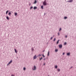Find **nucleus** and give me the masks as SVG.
<instances>
[{
	"mask_svg": "<svg viewBox=\"0 0 76 76\" xmlns=\"http://www.w3.org/2000/svg\"><path fill=\"white\" fill-rule=\"evenodd\" d=\"M43 4L44 6H46L47 5V0H45L43 3Z\"/></svg>",
	"mask_w": 76,
	"mask_h": 76,
	"instance_id": "nucleus-1",
	"label": "nucleus"
},
{
	"mask_svg": "<svg viewBox=\"0 0 76 76\" xmlns=\"http://www.w3.org/2000/svg\"><path fill=\"white\" fill-rule=\"evenodd\" d=\"M62 47H63V46L61 44V45H59V47L60 48H62Z\"/></svg>",
	"mask_w": 76,
	"mask_h": 76,
	"instance_id": "nucleus-2",
	"label": "nucleus"
},
{
	"mask_svg": "<svg viewBox=\"0 0 76 76\" xmlns=\"http://www.w3.org/2000/svg\"><path fill=\"white\" fill-rule=\"evenodd\" d=\"M36 69H37V67H36V66H34V68L33 69V70H35Z\"/></svg>",
	"mask_w": 76,
	"mask_h": 76,
	"instance_id": "nucleus-3",
	"label": "nucleus"
},
{
	"mask_svg": "<svg viewBox=\"0 0 76 76\" xmlns=\"http://www.w3.org/2000/svg\"><path fill=\"white\" fill-rule=\"evenodd\" d=\"M12 61L11 60L10 61V62L8 63V64H7V66H8V65H9V64H10L12 63Z\"/></svg>",
	"mask_w": 76,
	"mask_h": 76,
	"instance_id": "nucleus-4",
	"label": "nucleus"
},
{
	"mask_svg": "<svg viewBox=\"0 0 76 76\" xmlns=\"http://www.w3.org/2000/svg\"><path fill=\"white\" fill-rule=\"evenodd\" d=\"M73 0H70L67 1V2H70V3H72V2H73Z\"/></svg>",
	"mask_w": 76,
	"mask_h": 76,
	"instance_id": "nucleus-5",
	"label": "nucleus"
},
{
	"mask_svg": "<svg viewBox=\"0 0 76 76\" xmlns=\"http://www.w3.org/2000/svg\"><path fill=\"white\" fill-rule=\"evenodd\" d=\"M37 58V55H35L34 57V59H36Z\"/></svg>",
	"mask_w": 76,
	"mask_h": 76,
	"instance_id": "nucleus-6",
	"label": "nucleus"
},
{
	"mask_svg": "<svg viewBox=\"0 0 76 76\" xmlns=\"http://www.w3.org/2000/svg\"><path fill=\"white\" fill-rule=\"evenodd\" d=\"M70 53H67V55L68 56H70Z\"/></svg>",
	"mask_w": 76,
	"mask_h": 76,
	"instance_id": "nucleus-7",
	"label": "nucleus"
},
{
	"mask_svg": "<svg viewBox=\"0 0 76 76\" xmlns=\"http://www.w3.org/2000/svg\"><path fill=\"white\" fill-rule=\"evenodd\" d=\"M31 51L33 52H34V48H33V47H32L31 48Z\"/></svg>",
	"mask_w": 76,
	"mask_h": 76,
	"instance_id": "nucleus-8",
	"label": "nucleus"
},
{
	"mask_svg": "<svg viewBox=\"0 0 76 76\" xmlns=\"http://www.w3.org/2000/svg\"><path fill=\"white\" fill-rule=\"evenodd\" d=\"M37 0H35V1H34V3H33V4H36V3H37Z\"/></svg>",
	"mask_w": 76,
	"mask_h": 76,
	"instance_id": "nucleus-9",
	"label": "nucleus"
},
{
	"mask_svg": "<svg viewBox=\"0 0 76 76\" xmlns=\"http://www.w3.org/2000/svg\"><path fill=\"white\" fill-rule=\"evenodd\" d=\"M47 55H48V56H49L50 55V51H48Z\"/></svg>",
	"mask_w": 76,
	"mask_h": 76,
	"instance_id": "nucleus-10",
	"label": "nucleus"
},
{
	"mask_svg": "<svg viewBox=\"0 0 76 76\" xmlns=\"http://www.w3.org/2000/svg\"><path fill=\"white\" fill-rule=\"evenodd\" d=\"M37 9V7H34V10H35V9Z\"/></svg>",
	"mask_w": 76,
	"mask_h": 76,
	"instance_id": "nucleus-11",
	"label": "nucleus"
},
{
	"mask_svg": "<svg viewBox=\"0 0 76 76\" xmlns=\"http://www.w3.org/2000/svg\"><path fill=\"white\" fill-rule=\"evenodd\" d=\"M41 8L42 9H44V7H43V5H42V6H41Z\"/></svg>",
	"mask_w": 76,
	"mask_h": 76,
	"instance_id": "nucleus-12",
	"label": "nucleus"
},
{
	"mask_svg": "<svg viewBox=\"0 0 76 76\" xmlns=\"http://www.w3.org/2000/svg\"><path fill=\"white\" fill-rule=\"evenodd\" d=\"M8 15L9 16H11V13L10 12H9Z\"/></svg>",
	"mask_w": 76,
	"mask_h": 76,
	"instance_id": "nucleus-13",
	"label": "nucleus"
},
{
	"mask_svg": "<svg viewBox=\"0 0 76 76\" xmlns=\"http://www.w3.org/2000/svg\"><path fill=\"white\" fill-rule=\"evenodd\" d=\"M60 41V40H58L57 42V44H58V42H59V41Z\"/></svg>",
	"mask_w": 76,
	"mask_h": 76,
	"instance_id": "nucleus-14",
	"label": "nucleus"
},
{
	"mask_svg": "<svg viewBox=\"0 0 76 76\" xmlns=\"http://www.w3.org/2000/svg\"><path fill=\"white\" fill-rule=\"evenodd\" d=\"M58 51V50L57 49H56L55 50V52H57V51Z\"/></svg>",
	"mask_w": 76,
	"mask_h": 76,
	"instance_id": "nucleus-15",
	"label": "nucleus"
},
{
	"mask_svg": "<svg viewBox=\"0 0 76 76\" xmlns=\"http://www.w3.org/2000/svg\"><path fill=\"white\" fill-rule=\"evenodd\" d=\"M15 51V52L16 53H17V50H16L15 49H14Z\"/></svg>",
	"mask_w": 76,
	"mask_h": 76,
	"instance_id": "nucleus-16",
	"label": "nucleus"
},
{
	"mask_svg": "<svg viewBox=\"0 0 76 76\" xmlns=\"http://www.w3.org/2000/svg\"><path fill=\"white\" fill-rule=\"evenodd\" d=\"M14 14H15V16H17V15H18L17 14V13L16 12Z\"/></svg>",
	"mask_w": 76,
	"mask_h": 76,
	"instance_id": "nucleus-17",
	"label": "nucleus"
},
{
	"mask_svg": "<svg viewBox=\"0 0 76 76\" xmlns=\"http://www.w3.org/2000/svg\"><path fill=\"white\" fill-rule=\"evenodd\" d=\"M6 18L7 20H9V17L8 16H7Z\"/></svg>",
	"mask_w": 76,
	"mask_h": 76,
	"instance_id": "nucleus-18",
	"label": "nucleus"
},
{
	"mask_svg": "<svg viewBox=\"0 0 76 76\" xmlns=\"http://www.w3.org/2000/svg\"><path fill=\"white\" fill-rule=\"evenodd\" d=\"M8 12H9V10H7L6 11V15H7V13H8Z\"/></svg>",
	"mask_w": 76,
	"mask_h": 76,
	"instance_id": "nucleus-19",
	"label": "nucleus"
},
{
	"mask_svg": "<svg viewBox=\"0 0 76 76\" xmlns=\"http://www.w3.org/2000/svg\"><path fill=\"white\" fill-rule=\"evenodd\" d=\"M64 19H67V17H64Z\"/></svg>",
	"mask_w": 76,
	"mask_h": 76,
	"instance_id": "nucleus-20",
	"label": "nucleus"
},
{
	"mask_svg": "<svg viewBox=\"0 0 76 76\" xmlns=\"http://www.w3.org/2000/svg\"><path fill=\"white\" fill-rule=\"evenodd\" d=\"M58 66H57V65H56L55 66V68L56 69H57V67H58Z\"/></svg>",
	"mask_w": 76,
	"mask_h": 76,
	"instance_id": "nucleus-21",
	"label": "nucleus"
},
{
	"mask_svg": "<svg viewBox=\"0 0 76 76\" xmlns=\"http://www.w3.org/2000/svg\"><path fill=\"white\" fill-rule=\"evenodd\" d=\"M23 70H26V68H25V67L24 68Z\"/></svg>",
	"mask_w": 76,
	"mask_h": 76,
	"instance_id": "nucleus-22",
	"label": "nucleus"
},
{
	"mask_svg": "<svg viewBox=\"0 0 76 76\" xmlns=\"http://www.w3.org/2000/svg\"><path fill=\"white\" fill-rule=\"evenodd\" d=\"M57 70H58V72H60V69H58Z\"/></svg>",
	"mask_w": 76,
	"mask_h": 76,
	"instance_id": "nucleus-23",
	"label": "nucleus"
},
{
	"mask_svg": "<svg viewBox=\"0 0 76 76\" xmlns=\"http://www.w3.org/2000/svg\"><path fill=\"white\" fill-rule=\"evenodd\" d=\"M61 30H62L61 28H60L59 29V31H61Z\"/></svg>",
	"mask_w": 76,
	"mask_h": 76,
	"instance_id": "nucleus-24",
	"label": "nucleus"
},
{
	"mask_svg": "<svg viewBox=\"0 0 76 76\" xmlns=\"http://www.w3.org/2000/svg\"><path fill=\"white\" fill-rule=\"evenodd\" d=\"M41 59H42V57L40 58L39 59L40 61H41Z\"/></svg>",
	"mask_w": 76,
	"mask_h": 76,
	"instance_id": "nucleus-25",
	"label": "nucleus"
},
{
	"mask_svg": "<svg viewBox=\"0 0 76 76\" xmlns=\"http://www.w3.org/2000/svg\"><path fill=\"white\" fill-rule=\"evenodd\" d=\"M66 44H67V43L66 42H65L64 43V45H66Z\"/></svg>",
	"mask_w": 76,
	"mask_h": 76,
	"instance_id": "nucleus-26",
	"label": "nucleus"
},
{
	"mask_svg": "<svg viewBox=\"0 0 76 76\" xmlns=\"http://www.w3.org/2000/svg\"><path fill=\"white\" fill-rule=\"evenodd\" d=\"M56 38H55L53 39V41H56Z\"/></svg>",
	"mask_w": 76,
	"mask_h": 76,
	"instance_id": "nucleus-27",
	"label": "nucleus"
},
{
	"mask_svg": "<svg viewBox=\"0 0 76 76\" xmlns=\"http://www.w3.org/2000/svg\"><path fill=\"white\" fill-rule=\"evenodd\" d=\"M33 8V7H30V9H32Z\"/></svg>",
	"mask_w": 76,
	"mask_h": 76,
	"instance_id": "nucleus-28",
	"label": "nucleus"
},
{
	"mask_svg": "<svg viewBox=\"0 0 76 76\" xmlns=\"http://www.w3.org/2000/svg\"><path fill=\"white\" fill-rule=\"evenodd\" d=\"M42 56L43 57H45V56H44V55H42Z\"/></svg>",
	"mask_w": 76,
	"mask_h": 76,
	"instance_id": "nucleus-29",
	"label": "nucleus"
},
{
	"mask_svg": "<svg viewBox=\"0 0 76 76\" xmlns=\"http://www.w3.org/2000/svg\"><path fill=\"white\" fill-rule=\"evenodd\" d=\"M65 54V53H63V55H64V54Z\"/></svg>",
	"mask_w": 76,
	"mask_h": 76,
	"instance_id": "nucleus-30",
	"label": "nucleus"
},
{
	"mask_svg": "<svg viewBox=\"0 0 76 76\" xmlns=\"http://www.w3.org/2000/svg\"><path fill=\"white\" fill-rule=\"evenodd\" d=\"M53 37H51V38H50V39H53Z\"/></svg>",
	"mask_w": 76,
	"mask_h": 76,
	"instance_id": "nucleus-31",
	"label": "nucleus"
},
{
	"mask_svg": "<svg viewBox=\"0 0 76 76\" xmlns=\"http://www.w3.org/2000/svg\"><path fill=\"white\" fill-rule=\"evenodd\" d=\"M58 36L60 35V33H59V32L58 33Z\"/></svg>",
	"mask_w": 76,
	"mask_h": 76,
	"instance_id": "nucleus-32",
	"label": "nucleus"
},
{
	"mask_svg": "<svg viewBox=\"0 0 76 76\" xmlns=\"http://www.w3.org/2000/svg\"><path fill=\"white\" fill-rule=\"evenodd\" d=\"M65 37H66V38H67V35H66L65 36Z\"/></svg>",
	"mask_w": 76,
	"mask_h": 76,
	"instance_id": "nucleus-33",
	"label": "nucleus"
},
{
	"mask_svg": "<svg viewBox=\"0 0 76 76\" xmlns=\"http://www.w3.org/2000/svg\"><path fill=\"white\" fill-rule=\"evenodd\" d=\"M11 76H15V75H12Z\"/></svg>",
	"mask_w": 76,
	"mask_h": 76,
	"instance_id": "nucleus-34",
	"label": "nucleus"
},
{
	"mask_svg": "<svg viewBox=\"0 0 76 76\" xmlns=\"http://www.w3.org/2000/svg\"><path fill=\"white\" fill-rule=\"evenodd\" d=\"M73 67V66H71V67L70 68V69H72Z\"/></svg>",
	"mask_w": 76,
	"mask_h": 76,
	"instance_id": "nucleus-35",
	"label": "nucleus"
},
{
	"mask_svg": "<svg viewBox=\"0 0 76 76\" xmlns=\"http://www.w3.org/2000/svg\"><path fill=\"white\" fill-rule=\"evenodd\" d=\"M46 59V58H45L44 59V60H45Z\"/></svg>",
	"mask_w": 76,
	"mask_h": 76,
	"instance_id": "nucleus-36",
	"label": "nucleus"
},
{
	"mask_svg": "<svg viewBox=\"0 0 76 76\" xmlns=\"http://www.w3.org/2000/svg\"><path fill=\"white\" fill-rule=\"evenodd\" d=\"M39 56H41V55L40 54H39Z\"/></svg>",
	"mask_w": 76,
	"mask_h": 76,
	"instance_id": "nucleus-37",
	"label": "nucleus"
},
{
	"mask_svg": "<svg viewBox=\"0 0 76 76\" xmlns=\"http://www.w3.org/2000/svg\"><path fill=\"white\" fill-rule=\"evenodd\" d=\"M46 14V13H44V15H45V14Z\"/></svg>",
	"mask_w": 76,
	"mask_h": 76,
	"instance_id": "nucleus-38",
	"label": "nucleus"
},
{
	"mask_svg": "<svg viewBox=\"0 0 76 76\" xmlns=\"http://www.w3.org/2000/svg\"><path fill=\"white\" fill-rule=\"evenodd\" d=\"M45 65V64H44V65Z\"/></svg>",
	"mask_w": 76,
	"mask_h": 76,
	"instance_id": "nucleus-39",
	"label": "nucleus"
},
{
	"mask_svg": "<svg viewBox=\"0 0 76 76\" xmlns=\"http://www.w3.org/2000/svg\"><path fill=\"white\" fill-rule=\"evenodd\" d=\"M45 50H44L43 51V52H44V51H45Z\"/></svg>",
	"mask_w": 76,
	"mask_h": 76,
	"instance_id": "nucleus-40",
	"label": "nucleus"
},
{
	"mask_svg": "<svg viewBox=\"0 0 76 76\" xmlns=\"http://www.w3.org/2000/svg\"><path fill=\"white\" fill-rule=\"evenodd\" d=\"M29 5H31V4H30Z\"/></svg>",
	"mask_w": 76,
	"mask_h": 76,
	"instance_id": "nucleus-41",
	"label": "nucleus"
},
{
	"mask_svg": "<svg viewBox=\"0 0 76 76\" xmlns=\"http://www.w3.org/2000/svg\"><path fill=\"white\" fill-rule=\"evenodd\" d=\"M54 35H53V37H54Z\"/></svg>",
	"mask_w": 76,
	"mask_h": 76,
	"instance_id": "nucleus-42",
	"label": "nucleus"
}]
</instances>
